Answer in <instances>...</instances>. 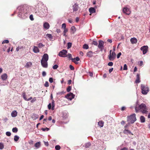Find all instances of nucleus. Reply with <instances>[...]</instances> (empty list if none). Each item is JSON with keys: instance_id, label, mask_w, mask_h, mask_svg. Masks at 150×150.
Wrapping results in <instances>:
<instances>
[{"instance_id": "4be33fe9", "label": "nucleus", "mask_w": 150, "mask_h": 150, "mask_svg": "<svg viewBox=\"0 0 150 150\" xmlns=\"http://www.w3.org/2000/svg\"><path fill=\"white\" fill-rule=\"evenodd\" d=\"M139 76L140 75L139 74H137V75L136 80L135 81L136 83H138L140 82Z\"/></svg>"}, {"instance_id": "5701e85b", "label": "nucleus", "mask_w": 150, "mask_h": 150, "mask_svg": "<svg viewBox=\"0 0 150 150\" xmlns=\"http://www.w3.org/2000/svg\"><path fill=\"white\" fill-rule=\"evenodd\" d=\"M89 11L91 13L90 15H91V13H95L96 12L95 9L93 8H90L89 9Z\"/></svg>"}, {"instance_id": "c756f323", "label": "nucleus", "mask_w": 150, "mask_h": 150, "mask_svg": "<svg viewBox=\"0 0 150 150\" xmlns=\"http://www.w3.org/2000/svg\"><path fill=\"white\" fill-rule=\"evenodd\" d=\"M71 30L74 33L76 31L75 27L74 26H72L71 28Z\"/></svg>"}, {"instance_id": "f8f14e48", "label": "nucleus", "mask_w": 150, "mask_h": 150, "mask_svg": "<svg viewBox=\"0 0 150 150\" xmlns=\"http://www.w3.org/2000/svg\"><path fill=\"white\" fill-rule=\"evenodd\" d=\"M103 42L101 40H100L99 41V44L98 46V48L100 49L101 50L103 49Z\"/></svg>"}, {"instance_id": "ddd939ff", "label": "nucleus", "mask_w": 150, "mask_h": 150, "mask_svg": "<svg viewBox=\"0 0 150 150\" xmlns=\"http://www.w3.org/2000/svg\"><path fill=\"white\" fill-rule=\"evenodd\" d=\"M48 55L47 54H45L42 56L41 60L47 61L48 60Z\"/></svg>"}, {"instance_id": "2eb2a0df", "label": "nucleus", "mask_w": 150, "mask_h": 150, "mask_svg": "<svg viewBox=\"0 0 150 150\" xmlns=\"http://www.w3.org/2000/svg\"><path fill=\"white\" fill-rule=\"evenodd\" d=\"M32 65V62H27L25 65L24 66L25 68H28L31 67Z\"/></svg>"}, {"instance_id": "3c124183", "label": "nucleus", "mask_w": 150, "mask_h": 150, "mask_svg": "<svg viewBox=\"0 0 150 150\" xmlns=\"http://www.w3.org/2000/svg\"><path fill=\"white\" fill-rule=\"evenodd\" d=\"M44 85L46 87H48L49 86V83L47 81H46Z\"/></svg>"}, {"instance_id": "6e6d98bb", "label": "nucleus", "mask_w": 150, "mask_h": 150, "mask_svg": "<svg viewBox=\"0 0 150 150\" xmlns=\"http://www.w3.org/2000/svg\"><path fill=\"white\" fill-rule=\"evenodd\" d=\"M46 74L45 71H43L42 72V75L43 76H45L46 75Z\"/></svg>"}, {"instance_id": "393cba45", "label": "nucleus", "mask_w": 150, "mask_h": 150, "mask_svg": "<svg viewBox=\"0 0 150 150\" xmlns=\"http://www.w3.org/2000/svg\"><path fill=\"white\" fill-rule=\"evenodd\" d=\"M79 60H80V59L79 57H76V58L72 59V61L76 64L78 63V62H76V61H79Z\"/></svg>"}, {"instance_id": "0eeeda50", "label": "nucleus", "mask_w": 150, "mask_h": 150, "mask_svg": "<svg viewBox=\"0 0 150 150\" xmlns=\"http://www.w3.org/2000/svg\"><path fill=\"white\" fill-rule=\"evenodd\" d=\"M122 11L124 13L127 15H129L131 13V11L127 7L124 8L123 9Z\"/></svg>"}, {"instance_id": "f3484780", "label": "nucleus", "mask_w": 150, "mask_h": 150, "mask_svg": "<svg viewBox=\"0 0 150 150\" xmlns=\"http://www.w3.org/2000/svg\"><path fill=\"white\" fill-rule=\"evenodd\" d=\"M11 116L13 117H15L17 115V112L16 110L13 111L11 113Z\"/></svg>"}, {"instance_id": "412c9836", "label": "nucleus", "mask_w": 150, "mask_h": 150, "mask_svg": "<svg viewBox=\"0 0 150 150\" xmlns=\"http://www.w3.org/2000/svg\"><path fill=\"white\" fill-rule=\"evenodd\" d=\"M123 133L125 134H131L132 135H133V134H132L131 132V131L127 129H125L123 131Z\"/></svg>"}, {"instance_id": "de8ad7c7", "label": "nucleus", "mask_w": 150, "mask_h": 150, "mask_svg": "<svg viewBox=\"0 0 150 150\" xmlns=\"http://www.w3.org/2000/svg\"><path fill=\"white\" fill-rule=\"evenodd\" d=\"M6 134L8 136H10L11 135V133L9 132H6Z\"/></svg>"}, {"instance_id": "4d7b16f0", "label": "nucleus", "mask_w": 150, "mask_h": 150, "mask_svg": "<svg viewBox=\"0 0 150 150\" xmlns=\"http://www.w3.org/2000/svg\"><path fill=\"white\" fill-rule=\"evenodd\" d=\"M69 68L71 70H73L74 69V67L71 65H69Z\"/></svg>"}, {"instance_id": "bf43d9fd", "label": "nucleus", "mask_w": 150, "mask_h": 150, "mask_svg": "<svg viewBox=\"0 0 150 150\" xmlns=\"http://www.w3.org/2000/svg\"><path fill=\"white\" fill-rule=\"evenodd\" d=\"M64 94V92H59L58 93H57V95H62Z\"/></svg>"}, {"instance_id": "0e129e2a", "label": "nucleus", "mask_w": 150, "mask_h": 150, "mask_svg": "<svg viewBox=\"0 0 150 150\" xmlns=\"http://www.w3.org/2000/svg\"><path fill=\"white\" fill-rule=\"evenodd\" d=\"M44 143L45 144L46 146H48L49 145L48 142H45Z\"/></svg>"}, {"instance_id": "58836bf2", "label": "nucleus", "mask_w": 150, "mask_h": 150, "mask_svg": "<svg viewBox=\"0 0 150 150\" xmlns=\"http://www.w3.org/2000/svg\"><path fill=\"white\" fill-rule=\"evenodd\" d=\"M47 36L50 39H52V36L51 34H47Z\"/></svg>"}, {"instance_id": "4468645a", "label": "nucleus", "mask_w": 150, "mask_h": 150, "mask_svg": "<svg viewBox=\"0 0 150 150\" xmlns=\"http://www.w3.org/2000/svg\"><path fill=\"white\" fill-rule=\"evenodd\" d=\"M41 65L43 67L47 68V61H41Z\"/></svg>"}, {"instance_id": "5fc2aeb1", "label": "nucleus", "mask_w": 150, "mask_h": 150, "mask_svg": "<svg viewBox=\"0 0 150 150\" xmlns=\"http://www.w3.org/2000/svg\"><path fill=\"white\" fill-rule=\"evenodd\" d=\"M49 81L50 83H52L53 82V79L52 78H50L49 79Z\"/></svg>"}, {"instance_id": "69168bd1", "label": "nucleus", "mask_w": 150, "mask_h": 150, "mask_svg": "<svg viewBox=\"0 0 150 150\" xmlns=\"http://www.w3.org/2000/svg\"><path fill=\"white\" fill-rule=\"evenodd\" d=\"M113 68H112L109 69V72L110 73L111 72H112V71H113Z\"/></svg>"}, {"instance_id": "052dcab7", "label": "nucleus", "mask_w": 150, "mask_h": 150, "mask_svg": "<svg viewBox=\"0 0 150 150\" xmlns=\"http://www.w3.org/2000/svg\"><path fill=\"white\" fill-rule=\"evenodd\" d=\"M64 29L63 32H64V33H66L68 31V29L67 28H65V29Z\"/></svg>"}, {"instance_id": "680f3d73", "label": "nucleus", "mask_w": 150, "mask_h": 150, "mask_svg": "<svg viewBox=\"0 0 150 150\" xmlns=\"http://www.w3.org/2000/svg\"><path fill=\"white\" fill-rule=\"evenodd\" d=\"M36 100V98H34L32 100H31V102L32 103H33V102H34Z\"/></svg>"}, {"instance_id": "b1692460", "label": "nucleus", "mask_w": 150, "mask_h": 150, "mask_svg": "<svg viewBox=\"0 0 150 150\" xmlns=\"http://www.w3.org/2000/svg\"><path fill=\"white\" fill-rule=\"evenodd\" d=\"M93 53L91 51H89L87 52V56L89 57H92L93 55Z\"/></svg>"}, {"instance_id": "c03bdc74", "label": "nucleus", "mask_w": 150, "mask_h": 150, "mask_svg": "<svg viewBox=\"0 0 150 150\" xmlns=\"http://www.w3.org/2000/svg\"><path fill=\"white\" fill-rule=\"evenodd\" d=\"M92 44H93L95 45H97L98 44V42L97 41H96L93 40L92 42Z\"/></svg>"}, {"instance_id": "473e14b6", "label": "nucleus", "mask_w": 150, "mask_h": 150, "mask_svg": "<svg viewBox=\"0 0 150 150\" xmlns=\"http://www.w3.org/2000/svg\"><path fill=\"white\" fill-rule=\"evenodd\" d=\"M12 131L13 132H16L18 131V129L16 127L13 128L12 129Z\"/></svg>"}, {"instance_id": "ea45409f", "label": "nucleus", "mask_w": 150, "mask_h": 150, "mask_svg": "<svg viewBox=\"0 0 150 150\" xmlns=\"http://www.w3.org/2000/svg\"><path fill=\"white\" fill-rule=\"evenodd\" d=\"M9 42V41L8 40H4L2 42V44H3L4 43H8Z\"/></svg>"}, {"instance_id": "79ce46f5", "label": "nucleus", "mask_w": 150, "mask_h": 150, "mask_svg": "<svg viewBox=\"0 0 150 150\" xmlns=\"http://www.w3.org/2000/svg\"><path fill=\"white\" fill-rule=\"evenodd\" d=\"M58 66L57 64H55L53 66V68L54 69H56L57 68Z\"/></svg>"}, {"instance_id": "603ef678", "label": "nucleus", "mask_w": 150, "mask_h": 150, "mask_svg": "<svg viewBox=\"0 0 150 150\" xmlns=\"http://www.w3.org/2000/svg\"><path fill=\"white\" fill-rule=\"evenodd\" d=\"M113 65V62H109L108 64V65L110 66H112Z\"/></svg>"}, {"instance_id": "f03ea898", "label": "nucleus", "mask_w": 150, "mask_h": 150, "mask_svg": "<svg viewBox=\"0 0 150 150\" xmlns=\"http://www.w3.org/2000/svg\"><path fill=\"white\" fill-rule=\"evenodd\" d=\"M136 120V114L134 113L127 117V121L129 122V124L133 123Z\"/></svg>"}, {"instance_id": "a211bd4d", "label": "nucleus", "mask_w": 150, "mask_h": 150, "mask_svg": "<svg viewBox=\"0 0 150 150\" xmlns=\"http://www.w3.org/2000/svg\"><path fill=\"white\" fill-rule=\"evenodd\" d=\"M7 75L6 74H4L1 76V78L3 80H6L7 78Z\"/></svg>"}, {"instance_id": "423d86ee", "label": "nucleus", "mask_w": 150, "mask_h": 150, "mask_svg": "<svg viewBox=\"0 0 150 150\" xmlns=\"http://www.w3.org/2000/svg\"><path fill=\"white\" fill-rule=\"evenodd\" d=\"M148 46H144L141 47L140 50L143 52V54H145L148 51Z\"/></svg>"}, {"instance_id": "a878e982", "label": "nucleus", "mask_w": 150, "mask_h": 150, "mask_svg": "<svg viewBox=\"0 0 150 150\" xmlns=\"http://www.w3.org/2000/svg\"><path fill=\"white\" fill-rule=\"evenodd\" d=\"M40 142H38L35 144V146L36 149H38L40 147Z\"/></svg>"}, {"instance_id": "e2e57ef3", "label": "nucleus", "mask_w": 150, "mask_h": 150, "mask_svg": "<svg viewBox=\"0 0 150 150\" xmlns=\"http://www.w3.org/2000/svg\"><path fill=\"white\" fill-rule=\"evenodd\" d=\"M21 47H17L16 48V50L17 51H18L20 49H21Z\"/></svg>"}, {"instance_id": "dca6fc26", "label": "nucleus", "mask_w": 150, "mask_h": 150, "mask_svg": "<svg viewBox=\"0 0 150 150\" xmlns=\"http://www.w3.org/2000/svg\"><path fill=\"white\" fill-rule=\"evenodd\" d=\"M130 41L132 44H135L137 42V40L135 38H133L131 39Z\"/></svg>"}, {"instance_id": "9b49d317", "label": "nucleus", "mask_w": 150, "mask_h": 150, "mask_svg": "<svg viewBox=\"0 0 150 150\" xmlns=\"http://www.w3.org/2000/svg\"><path fill=\"white\" fill-rule=\"evenodd\" d=\"M66 97L69 100H71L72 99L74 98V96L72 93H70L67 95Z\"/></svg>"}, {"instance_id": "4c0bfd02", "label": "nucleus", "mask_w": 150, "mask_h": 150, "mask_svg": "<svg viewBox=\"0 0 150 150\" xmlns=\"http://www.w3.org/2000/svg\"><path fill=\"white\" fill-rule=\"evenodd\" d=\"M71 46V43L69 42L67 44V48H70Z\"/></svg>"}, {"instance_id": "1a4fd4ad", "label": "nucleus", "mask_w": 150, "mask_h": 150, "mask_svg": "<svg viewBox=\"0 0 150 150\" xmlns=\"http://www.w3.org/2000/svg\"><path fill=\"white\" fill-rule=\"evenodd\" d=\"M79 8L78 4L77 3L74 4L72 6L73 12H74L77 11L78 10Z\"/></svg>"}, {"instance_id": "6e6552de", "label": "nucleus", "mask_w": 150, "mask_h": 150, "mask_svg": "<svg viewBox=\"0 0 150 150\" xmlns=\"http://www.w3.org/2000/svg\"><path fill=\"white\" fill-rule=\"evenodd\" d=\"M23 8V11L24 12H25V11L26 12H27L28 11V6L26 5H23V6H21L18 7L17 8L18 10H19L21 8Z\"/></svg>"}, {"instance_id": "338daca9", "label": "nucleus", "mask_w": 150, "mask_h": 150, "mask_svg": "<svg viewBox=\"0 0 150 150\" xmlns=\"http://www.w3.org/2000/svg\"><path fill=\"white\" fill-rule=\"evenodd\" d=\"M44 117V116L43 115H42L40 118V120H41Z\"/></svg>"}, {"instance_id": "a19ab883", "label": "nucleus", "mask_w": 150, "mask_h": 150, "mask_svg": "<svg viewBox=\"0 0 150 150\" xmlns=\"http://www.w3.org/2000/svg\"><path fill=\"white\" fill-rule=\"evenodd\" d=\"M38 47L39 48H41L44 46V45L42 43H40L38 45Z\"/></svg>"}, {"instance_id": "7ed1b4c3", "label": "nucleus", "mask_w": 150, "mask_h": 150, "mask_svg": "<svg viewBox=\"0 0 150 150\" xmlns=\"http://www.w3.org/2000/svg\"><path fill=\"white\" fill-rule=\"evenodd\" d=\"M141 89L142 93L144 95L146 94L149 91V88L143 84H141Z\"/></svg>"}, {"instance_id": "bb28decb", "label": "nucleus", "mask_w": 150, "mask_h": 150, "mask_svg": "<svg viewBox=\"0 0 150 150\" xmlns=\"http://www.w3.org/2000/svg\"><path fill=\"white\" fill-rule=\"evenodd\" d=\"M140 120L141 122L142 123H144L145 122V118L143 116H141L140 117Z\"/></svg>"}, {"instance_id": "864d4df0", "label": "nucleus", "mask_w": 150, "mask_h": 150, "mask_svg": "<svg viewBox=\"0 0 150 150\" xmlns=\"http://www.w3.org/2000/svg\"><path fill=\"white\" fill-rule=\"evenodd\" d=\"M52 106V104L50 103L48 105V107L49 109L50 110L51 109Z\"/></svg>"}, {"instance_id": "cd10ccee", "label": "nucleus", "mask_w": 150, "mask_h": 150, "mask_svg": "<svg viewBox=\"0 0 150 150\" xmlns=\"http://www.w3.org/2000/svg\"><path fill=\"white\" fill-rule=\"evenodd\" d=\"M104 122L102 121H99L98 123V125L100 127H102L103 126Z\"/></svg>"}, {"instance_id": "e433bc0d", "label": "nucleus", "mask_w": 150, "mask_h": 150, "mask_svg": "<svg viewBox=\"0 0 150 150\" xmlns=\"http://www.w3.org/2000/svg\"><path fill=\"white\" fill-rule=\"evenodd\" d=\"M55 149L57 150H59L60 149V146L59 145H57L55 146Z\"/></svg>"}, {"instance_id": "8fccbe9b", "label": "nucleus", "mask_w": 150, "mask_h": 150, "mask_svg": "<svg viewBox=\"0 0 150 150\" xmlns=\"http://www.w3.org/2000/svg\"><path fill=\"white\" fill-rule=\"evenodd\" d=\"M29 18L31 20L33 21L34 20L33 16L32 15H30V16Z\"/></svg>"}, {"instance_id": "6ab92c4d", "label": "nucleus", "mask_w": 150, "mask_h": 150, "mask_svg": "<svg viewBox=\"0 0 150 150\" xmlns=\"http://www.w3.org/2000/svg\"><path fill=\"white\" fill-rule=\"evenodd\" d=\"M33 52L35 53L39 52L40 51L38 48L36 46H34L33 49Z\"/></svg>"}, {"instance_id": "09e8293b", "label": "nucleus", "mask_w": 150, "mask_h": 150, "mask_svg": "<svg viewBox=\"0 0 150 150\" xmlns=\"http://www.w3.org/2000/svg\"><path fill=\"white\" fill-rule=\"evenodd\" d=\"M127 65L126 64L124 65L123 67V70H127Z\"/></svg>"}, {"instance_id": "f704fd0d", "label": "nucleus", "mask_w": 150, "mask_h": 150, "mask_svg": "<svg viewBox=\"0 0 150 150\" xmlns=\"http://www.w3.org/2000/svg\"><path fill=\"white\" fill-rule=\"evenodd\" d=\"M67 57L69 59H71L72 60V59H73L72 58V56L71 54H68Z\"/></svg>"}, {"instance_id": "37998d69", "label": "nucleus", "mask_w": 150, "mask_h": 150, "mask_svg": "<svg viewBox=\"0 0 150 150\" xmlns=\"http://www.w3.org/2000/svg\"><path fill=\"white\" fill-rule=\"evenodd\" d=\"M4 144L3 143H0V149H2L4 148Z\"/></svg>"}, {"instance_id": "aec40b11", "label": "nucleus", "mask_w": 150, "mask_h": 150, "mask_svg": "<svg viewBox=\"0 0 150 150\" xmlns=\"http://www.w3.org/2000/svg\"><path fill=\"white\" fill-rule=\"evenodd\" d=\"M43 26L45 28L48 29L49 28L50 25L47 23H45L43 25Z\"/></svg>"}, {"instance_id": "49530a36", "label": "nucleus", "mask_w": 150, "mask_h": 150, "mask_svg": "<svg viewBox=\"0 0 150 150\" xmlns=\"http://www.w3.org/2000/svg\"><path fill=\"white\" fill-rule=\"evenodd\" d=\"M71 87L70 86H69L67 88V91L68 92H69L71 89Z\"/></svg>"}, {"instance_id": "20e7f679", "label": "nucleus", "mask_w": 150, "mask_h": 150, "mask_svg": "<svg viewBox=\"0 0 150 150\" xmlns=\"http://www.w3.org/2000/svg\"><path fill=\"white\" fill-rule=\"evenodd\" d=\"M116 57V54L114 51L112 52V50L110 52V54L108 55V58L110 61L113 60Z\"/></svg>"}, {"instance_id": "2f4dec72", "label": "nucleus", "mask_w": 150, "mask_h": 150, "mask_svg": "<svg viewBox=\"0 0 150 150\" xmlns=\"http://www.w3.org/2000/svg\"><path fill=\"white\" fill-rule=\"evenodd\" d=\"M19 139V137H18L16 135L14 136V140L15 141H16V142Z\"/></svg>"}, {"instance_id": "72a5a7b5", "label": "nucleus", "mask_w": 150, "mask_h": 150, "mask_svg": "<svg viewBox=\"0 0 150 150\" xmlns=\"http://www.w3.org/2000/svg\"><path fill=\"white\" fill-rule=\"evenodd\" d=\"M41 130L43 131H48V130H49V129L47 127H46L45 128H42L41 129Z\"/></svg>"}, {"instance_id": "13d9d810", "label": "nucleus", "mask_w": 150, "mask_h": 150, "mask_svg": "<svg viewBox=\"0 0 150 150\" xmlns=\"http://www.w3.org/2000/svg\"><path fill=\"white\" fill-rule=\"evenodd\" d=\"M121 55V52H119L117 55V58H119L120 55Z\"/></svg>"}, {"instance_id": "39448f33", "label": "nucleus", "mask_w": 150, "mask_h": 150, "mask_svg": "<svg viewBox=\"0 0 150 150\" xmlns=\"http://www.w3.org/2000/svg\"><path fill=\"white\" fill-rule=\"evenodd\" d=\"M67 51L65 50H63L59 52L58 55L61 57H67Z\"/></svg>"}, {"instance_id": "9d476101", "label": "nucleus", "mask_w": 150, "mask_h": 150, "mask_svg": "<svg viewBox=\"0 0 150 150\" xmlns=\"http://www.w3.org/2000/svg\"><path fill=\"white\" fill-rule=\"evenodd\" d=\"M39 15L41 17L44 16L46 13V10L42 8L41 10L39 11Z\"/></svg>"}, {"instance_id": "7c9ffc66", "label": "nucleus", "mask_w": 150, "mask_h": 150, "mask_svg": "<svg viewBox=\"0 0 150 150\" xmlns=\"http://www.w3.org/2000/svg\"><path fill=\"white\" fill-rule=\"evenodd\" d=\"M83 48L84 49H87L88 48V46L87 45L84 44L83 45Z\"/></svg>"}, {"instance_id": "c85d7f7f", "label": "nucleus", "mask_w": 150, "mask_h": 150, "mask_svg": "<svg viewBox=\"0 0 150 150\" xmlns=\"http://www.w3.org/2000/svg\"><path fill=\"white\" fill-rule=\"evenodd\" d=\"M22 95L23 97V98L25 100L27 101V100H28V98H26V94H25V92L23 93L22 94Z\"/></svg>"}, {"instance_id": "f257e3e1", "label": "nucleus", "mask_w": 150, "mask_h": 150, "mask_svg": "<svg viewBox=\"0 0 150 150\" xmlns=\"http://www.w3.org/2000/svg\"><path fill=\"white\" fill-rule=\"evenodd\" d=\"M136 112L137 113L140 111L143 113H146L148 112V109L145 104L142 103L139 105L137 102L135 107Z\"/></svg>"}, {"instance_id": "774afa93", "label": "nucleus", "mask_w": 150, "mask_h": 150, "mask_svg": "<svg viewBox=\"0 0 150 150\" xmlns=\"http://www.w3.org/2000/svg\"><path fill=\"white\" fill-rule=\"evenodd\" d=\"M120 150H128V149L127 148L125 147L123 148V149H122Z\"/></svg>"}, {"instance_id": "a18cd8bd", "label": "nucleus", "mask_w": 150, "mask_h": 150, "mask_svg": "<svg viewBox=\"0 0 150 150\" xmlns=\"http://www.w3.org/2000/svg\"><path fill=\"white\" fill-rule=\"evenodd\" d=\"M90 146V143H88L86 144L85 147L86 148Z\"/></svg>"}, {"instance_id": "c9c22d12", "label": "nucleus", "mask_w": 150, "mask_h": 150, "mask_svg": "<svg viewBox=\"0 0 150 150\" xmlns=\"http://www.w3.org/2000/svg\"><path fill=\"white\" fill-rule=\"evenodd\" d=\"M66 25L65 23H64L62 24V28L63 29L66 28Z\"/></svg>"}]
</instances>
